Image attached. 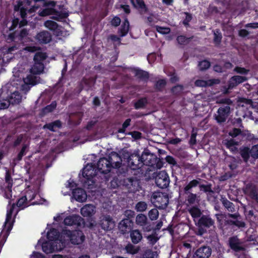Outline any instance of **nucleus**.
Here are the masks:
<instances>
[{"label":"nucleus","mask_w":258,"mask_h":258,"mask_svg":"<svg viewBox=\"0 0 258 258\" xmlns=\"http://www.w3.org/2000/svg\"><path fill=\"white\" fill-rule=\"evenodd\" d=\"M21 71L20 67L15 68L11 82L4 86H9L7 96L10 101V104L19 103L22 99V95L19 93V91L21 90L26 93L30 90L29 85L33 86L36 83V80L31 75L25 76L23 73H20Z\"/></svg>","instance_id":"1"},{"label":"nucleus","mask_w":258,"mask_h":258,"mask_svg":"<svg viewBox=\"0 0 258 258\" xmlns=\"http://www.w3.org/2000/svg\"><path fill=\"white\" fill-rule=\"evenodd\" d=\"M46 238L47 240L41 238L37 245V246H41L44 252L49 253L63 248L62 236L57 237V232L55 229L51 228L47 232Z\"/></svg>","instance_id":"2"},{"label":"nucleus","mask_w":258,"mask_h":258,"mask_svg":"<svg viewBox=\"0 0 258 258\" xmlns=\"http://www.w3.org/2000/svg\"><path fill=\"white\" fill-rule=\"evenodd\" d=\"M46 55L45 53L39 52L36 53L34 58V64L29 70V66L25 63L24 65L18 64L16 68L20 67V73H23L24 76H27V75H31L36 80V77L34 76L35 74H39L41 73L44 69V66L42 63L43 61L46 58Z\"/></svg>","instance_id":"3"},{"label":"nucleus","mask_w":258,"mask_h":258,"mask_svg":"<svg viewBox=\"0 0 258 258\" xmlns=\"http://www.w3.org/2000/svg\"><path fill=\"white\" fill-rule=\"evenodd\" d=\"M121 161V159L117 153L111 152L108 158L100 159L97 163V168L101 173H107L112 168L119 167Z\"/></svg>","instance_id":"4"},{"label":"nucleus","mask_w":258,"mask_h":258,"mask_svg":"<svg viewBox=\"0 0 258 258\" xmlns=\"http://www.w3.org/2000/svg\"><path fill=\"white\" fill-rule=\"evenodd\" d=\"M39 204V202L35 201L32 203H30L24 196H23L22 198L19 199L17 202V207L15 206L14 203H12L11 201H9V206L10 207H8L7 210L6 220L5 222L6 225L10 224L11 216L14 212L17 213L19 210L23 209L24 208L30 205Z\"/></svg>","instance_id":"5"},{"label":"nucleus","mask_w":258,"mask_h":258,"mask_svg":"<svg viewBox=\"0 0 258 258\" xmlns=\"http://www.w3.org/2000/svg\"><path fill=\"white\" fill-rule=\"evenodd\" d=\"M60 236H62V242H63V247L69 241H71L74 244H80L85 240V236L80 231H75L71 232L70 230L65 229L63 230Z\"/></svg>","instance_id":"6"},{"label":"nucleus","mask_w":258,"mask_h":258,"mask_svg":"<svg viewBox=\"0 0 258 258\" xmlns=\"http://www.w3.org/2000/svg\"><path fill=\"white\" fill-rule=\"evenodd\" d=\"M82 175L84 178V186L88 188H92L95 183L94 178L96 175V170L92 163L87 164L84 168Z\"/></svg>","instance_id":"7"},{"label":"nucleus","mask_w":258,"mask_h":258,"mask_svg":"<svg viewBox=\"0 0 258 258\" xmlns=\"http://www.w3.org/2000/svg\"><path fill=\"white\" fill-rule=\"evenodd\" d=\"M151 201L156 207L164 209L168 204V196L166 193L160 191L154 192L151 196Z\"/></svg>","instance_id":"8"},{"label":"nucleus","mask_w":258,"mask_h":258,"mask_svg":"<svg viewBox=\"0 0 258 258\" xmlns=\"http://www.w3.org/2000/svg\"><path fill=\"white\" fill-rule=\"evenodd\" d=\"M155 180L157 185L162 188L167 187L170 182L169 177L165 171L159 172Z\"/></svg>","instance_id":"9"},{"label":"nucleus","mask_w":258,"mask_h":258,"mask_svg":"<svg viewBox=\"0 0 258 258\" xmlns=\"http://www.w3.org/2000/svg\"><path fill=\"white\" fill-rule=\"evenodd\" d=\"M39 191V184L28 185L25 189V196L27 200L31 203L37 196Z\"/></svg>","instance_id":"10"},{"label":"nucleus","mask_w":258,"mask_h":258,"mask_svg":"<svg viewBox=\"0 0 258 258\" xmlns=\"http://www.w3.org/2000/svg\"><path fill=\"white\" fill-rule=\"evenodd\" d=\"M56 3L54 1H50L49 2H43V6L45 7L42 11H39V15L40 16H46L56 13L54 9Z\"/></svg>","instance_id":"11"},{"label":"nucleus","mask_w":258,"mask_h":258,"mask_svg":"<svg viewBox=\"0 0 258 258\" xmlns=\"http://www.w3.org/2000/svg\"><path fill=\"white\" fill-rule=\"evenodd\" d=\"M44 26L50 30L53 31L57 36H64L67 35V32L64 31L63 29L58 27L57 23L50 20L46 21Z\"/></svg>","instance_id":"12"},{"label":"nucleus","mask_w":258,"mask_h":258,"mask_svg":"<svg viewBox=\"0 0 258 258\" xmlns=\"http://www.w3.org/2000/svg\"><path fill=\"white\" fill-rule=\"evenodd\" d=\"M8 86H3L2 88V93L0 94V110L7 108L10 104L7 93L9 90Z\"/></svg>","instance_id":"13"},{"label":"nucleus","mask_w":258,"mask_h":258,"mask_svg":"<svg viewBox=\"0 0 258 258\" xmlns=\"http://www.w3.org/2000/svg\"><path fill=\"white\" fill-rule=\"evenodd\" d=\"M230 111V107L228 106L220 107L216 115V119L218 122H222L225 121Z\"/></svg>","instance_id":"14"},{"label":"nucleus","mask_w":258,"mask_h":258,"mask_svg":"<svg viewBox=\"0 0 258 258\" xmlns=\"http://www.w3.org/2000/svg\"><path fill=\"white\" fill-rule=\"evenodd\" d=\"M66 225L71 226L73 225H81L83 223V219L78 215H73L66 218L63 220Z\"/></svg>","instance_id":"15"},{"label":"nucleus","mask_w":258,"mask_h":258,"mask_svg":"<svg viewBox=\"0 0 258 258\" xmlns=\"http://www.w3.org/2000/svg\"><path fill=\"white\" fill-rule=\"evenodd\" d=\"M74 198L78 202H84L86 201L87 195L86 191L82 188H76L72 191Z\"/></svg>","instance_id":"16"},{"label":"nucleus","mask_w":258,"mask_h":258,"mask_svg":"<svg viewBox=\"0 0 258 258\" xmlns=\"http://www.w3.org/2000/svg\"><path fill=\"white\" fill-rule=\"evenodd\" d=\"M229 244L232 249L236 251H244L245 249L244 245L239 241V240L236 237L231 238L229 240Z\"/></svg>","instance_id":"17"},{"label":"nucleus","mask_w":258,"mask_h":258,"mask_svg":"<svg viewBox=\"0 0 258 258\" xmlns=\"http://www.w3.org/2000/svg\"><path fill=\"white\" fill-rule=\"evenodd\" d=\"M96 213V207L91 204H87L81 209V213L84 217H91Z\"/></svg>","instance_id":"18"},{"label":"nucleus","mask_w":258,"mask_h":258,"mask_svg":"<svg viewBox=\"0 0 258 258\" xmlns=\"http://www.w3.org/2000/svg\"><path fill=\"white\" fill-rule=\"evenodd\" d=\"M211 254V249L209 247L204 246L199 248L194 255L195 258H208Z\"/></svg>","instance_id":"19"},{"label":"nucleus","mask_w":258,"mask_h":258,"mask_svg":"<svg viewBox=\"0 0 258 258\" xmlns=\"http://www.w3.org/2000/svg\"><path fill=\"white\" fill-rule=\"evenodd\" d=\"M100 224L105 230L111 229L114 225V222L109 216H104L101 220Z\"/></svg>","instance_id":"20"},{"label":"nucleus","mask_w":258,"mask_h":258,"mask_svg":"<svg viewBox=\"0 0 258 258\" xmlns=\"http://www.w3.org/2000/svg\"><path fill=\"white\" fill-rule=\"evenodd\" d=\"M36 39L40 43H47L51 40V36L48 32L42 31L36 35Z\"/></svg>","instance_id":"21"},{"label":"nucleus","mask_w":258,"mask_h":258,"mask_svg":"<svg viewBox=\"0 0 258 258\" xmlns=\"http://www.w3.org/2000/svg\"><path fill=\"white\" fill-rule=\"evenodd\" d=\"M132 220L128 219H124L119 223V228L124 233L132 228Z\"/></svg>","instance_id":"22"},{"label":"nucleus","mask_w":258,"mask_h":258,"mask_svg":"<svg viewBox=\"0 0 258 258\" xmlns=\"http://www.w3.org/2000/svg\"><path fill=\"white\" fill-rule=\"evenodd\" d=\"M6 183L7 184V186L4 190V196L7 199H11L12 197V186L11 180L9 179L8 176H6Z\"/></svg>","instance_id":"23"},{"label":"nucleus","mask_w":258,"mask_h":258,"mask_svg":"<svg viewBox=\"0 0 258 258\" xmlns=\"http://www.w3.org/2000/svg\"><path fill=\"white\" fill-rule=\"evenodd\" d=\"M219 83V80L217 79L211 80L208 81H205L204 80H197L195 82V84L197 86L204 87L207 86H210L214 84H218Z\"/></svg>","instance_id":"24"},{"label":"nucleus","mask_w":258,"mask_h":258,"mask_svg":"<svg viewBox=\"0 0 258 258\" xmlns=\"http://www.w3.org/2000/svg\"><path fill=\"white\" fill-rule=\"evenodd\" d=\"M214 224L212 220L207 217L203 216L199 221L198 224L199 226H205L206 227H210Z\"/></svg>","instance_id":"25"},{"label":"nucleus","mask_w":258,"mask_h":258,"mask_svg":"<svg viewBox=\"0 0 258 258\" xmlns=\"http://www.w3.org/2000/svg\"><path fill=\"white\" fill-rule=\"evenodd\" d=\"M132 240L134 243H138L142 238V235L139 230H135L131 233Z\"/></svg>","instance_id":"26"},{"label":"nucleus","mask_w":258,"mask_h":258,"mask_svg":"<svg viewBox=\"0 0 258 258\" xmlns=\"http://www.w3.org/2000/svg\"><path fill=\"white\" fill-rule=\"evenodd\" d=\"M150 155L147 153H144L142 154L141 157H139V156L135 155V156H132L133 158H135L138 160L139 162L137 165L138 166H139V164L143 163L144 164L148 165L149 164V162L147 160L148 159V157Z\"/></svg>","instance_id":"27"},{"label":"nucleus","mask_w":258,"mask_h":258,"mask_svg":"<svg viewBox=\"0 0 258 258\" xmlns=\"http://www.w3.org/2000/svg\"><path fill=\"white\" fill-rule=\"evenodd\" d=\"M147 222V217L142 214H139L136 218V223L137 225L143 226L145 225Z\"/></svg>","instance_id":"28"},{"label":"nucleus","mask_w":258,"mask_h":258,"mask_svg":"<svg viewBox=\"0 0 258 258\" xmlns=\"http://www.w3.org/2000/svg\"><path fill=\"white\" fill-rule=\"evenodd\" d=\"M128 29L129 22L127 20H125L119 30L121 36H125L128 32Z\"/></svg>","instance_id":"29"},{"label":"nucleus","mask_w":258,"mask_h":258,"mask_svg":"<svg viewBox=\"0 0 258 258\" xmlns=\"http://www.w3.org/2000/svg\"><path fill=\"white\" fill-rule=\"evenodd\" d=\"M189 212L195 220L196 218H199L201 215V212L199 209L196 207H192L189 210Z\"/></svg>","instance_id":"30"},{"label":"nucleus","mask_w":258,"mask_h":258,"mask_svg":"<svg viewBox=\"0 0 258 258\" xmlns=\"http://www.w3.org/2000/svg\"><path fill=\"white\" fill-rule=\"evenodd\" d=\"M61 126L59 121H56L53 123L46 124L44 126V128H47L52 131H55L56 127H59Z\"/></svg>","instance_id":"31"},{"label":"nucleus","mask_w":258,"mask_h":258,"mask_svg":"<svg viewBox=\"0 0 258 258\" xmlns=\"http://www.w3.org/2000/svg\"><path fill=\"white\" fill-rule=\"evenodd\" d=\"M22 3L19 2L17 5L15 6L14 9L16 11H20L21 16L22 18H24L26 15V10L22 7Z\"/></svg>","instance_id":"32"},{"label":"nucleus","mask_w":258,"mask_h":258,"mask_svg":"<svg viewBox=\"0 0 258 258\" xmlns=\"http://www.w3.org/2000/svg\"><path fill=\"white\" fill-rule=\"evenodd\" d=\"M135 76L140 78H146L148 77V74L146 72H144L139 69H136L134 71Z\"/></svg>","instance_id":"33"},{"label":"nucleus","mask_w":258,"mask_h":258,"mask_svg":"<svg viewBox=\"0 0 258 258\" xmlns=\"http://www.w3.org/2000/svg\"><path fill=\"white\" fill-rule=\"evenodd\" d=\"M199 183L197 180L194 179L191 181L188 184H187L184 188L185 192L188 191L192 188L196 187Z\"/></svg>","instance_id":"34"},{"label":"nucleus","mask_w":258,"mask_h":258,"mask_svg":"<svg viewBox=\"0 0 258 258\" xmlns=\"http://www.w3.org/2000/svg\"><path fill=\"white\" fill-rule=\"evenodd\" d=\"M147 208V205L145 202H140L136 206V210L138 212L145 211Z\"/></svg>","instance_id":"35"},{"label":"nucleus","mask_w":258,"mask_h":258,"mask_svg":"<svg viewBox=\"0 0 258 258\" xmlns=\"http://www.w3.org/2000/svg\"><path fill=\"white\" fill-rule=\"evenodd\" d=\"M148 216L151 220H155L158 217V211L156 209H152L149 211Z\"/></svg>","instance_id":"36"},{"label":"nucleus","mask_w":258,"mask_h":258,"mask_svg":"<svg viewBox=\"0 0 258 258\" xmlns=\"http://www.w3.org/2000/svg\"><path fill=\"white\" fill-rule=\"evenodd\" d=\"M126 250L128 253L135 254L138 252L139 248L132 244H128L126 246Z\"/></svg>","instance_id":"37"},{"label":"nucleus","mask_w":258,"mask_h":258,"mask_svg":"<svg viewBox=\"0 0 258 258\" xmlns=\"http://www.w3.org/2000/svg\"><path fill=\"white\" fill-rule=\"evenodd\" d=\"M157 31L162 34H167L170 32V29L168 27H164L156 26Z\"/></svg>","instance_id":"38"},{"label":"nucleus","mask_w":258,"mask_h":258,"mask_svg":"<svg viewBox=\"0 0 258 258\" xmlns=\"http://www.w3.org/2000/svg\"><path fill=\"white\" fill-rule=\"evenodd\" d=\"M250 151L247 148H243L241 151V155L244 160L246 161L249 156Z\"/></svg>","instance_id":"39"},{"label":"nucleus","mask_w":258,"mask_h":258,"mask_svg":"<svg viewBox=\"0 0 258 258\" xmlns=\"http://www.w3.org/2000/svg\"><path fill=\"white\" fill-rule=\"evenodd\" d=\"M210 66V63L208 60H203L201 61L199 64L200 69L201 70H204L208 69Z\"/></svg>","instance_id":"40"},{"label":"nucleus","mask_w":258,"mask_h":258,"mask_svg":"<svg viewBox=\"0 0 258 258\" xmlns=\"http://www.w3.org/2000/svg\"><path fill=\"white\" fill-rule=\"evenodd\" d=\"M247 80V78L244 76H235L232 77V81H236L239 84Z\"/></svg>","instance_id":"41"},{"label":"nucleus","mask_w":258,"mask_h":258,"mask_svg":"<svg viewBox=\"0 0 258 258\" xmlns=\"http://www.w3.org/2000/svg\"><path fill=\"white\" fill-rule=\"evenodd\" d=\"M77 186L76 183L73 180L70 179L68 181L67 184H66V188H69L70 190H74L75 189V188Z\"/></svg>","instance_id":"42"},{"label":"nucleus","mask_w":258,"mask_h":258,"mask_svg":"<svg viewBox=\"0 0 258 258\" xmlns=\"http://www.w3.org/2000/svg\"><path fill=\"white\" fill-rule=\"evenodd\" d=\"M251 156L255 158H258V145L253 146L250 150Z\"/></svg>","instance_id":"43"},{"label":"nucleus","mask_w":258,"mask_h":258,"mask_svg":"<svg viewBox=\"0 0 258 258\" xmlns=\"http://www.w3.org/2000/svg\"><path fill=\"white\" fill-rule=\"evenodd\" d=\"M146 103L145 99H142L139 100L135 105L136 108L139 109L143 107Z\"/></svg>","instance_id":"44"},{"label":"nucleus","mask_w":258,"mask_h":258,"mask_svg":"<svg viewBox=\"0 0 258 258\" xmlns=\"http://www.w3.org/2000/svg\"><path fill=\"white\" fill-rule=\"evenodd\" d=\"M188 202L190 204H194L198 201L197 197L196 194H190L187 199Z\"/></svg>","instance_id":"45"},{"label":"nucleus","mask_w":258,"mask_h":258,"mask_svg":"<svg viewBox=\"0 0 258 258\" xmlns=\"http://www.w3.org/2000/svg\"><path fill=\"white\" fill-rule=\"evenodd\" d=\"M56 107V103L53 102L50 105L46 106L44 109V112L45 113L49 112L53 110V109H54Z\"/></svg>","instance_id":"46"},{"label":"nucleus","mask_w":258,"mask_h":258,"mask_svg":"<svg viewBox=\"0 0 258 258\" xmlns=\"http://www.w3.org/2000/svg\"><path fill=\"white\" fill-rule=\"evenodd\" d=\"M222 36L219 31L217 30L214 32V41L216 43L220 42Z\"/></svg>","instance_id":"47"},{"label":"nucleus","mask_w":258,"mask_h":258,"mask_svg":"<svg viewBox=\"0 0 258 258\" xmlns=\"http://www.w3.org/2000/svg\"><path fill=\"white\" fill-rule=\"evenodd\" d=\"M131 122L130 119H127L122 124V128H120L118 132L119 133H123L125 131V128L130 125Z\"/></svg>","instance_id":"48"},{"label":"nucleus","mask_w":258,"mask_h":258,"mask_svg":"<svg viewBox=\"0 0 258 258\" xmlns=\"http://www.w3.org/2000/svg\"><path fill=\"white\" fill-rule=\"evenodd\" d=\"M124 215L127 218L126 219H130L134 216L135 212L133 211L127 210L124 212Z\"/></svg>","instance_id":"49"},{"label":"nucleus","mask_w":258,"mask_h":258,"mask_svg":"<svg viewBox=\"0 0 258 258\" xmlns=\"http://www.w3.org/2000/svg\"><path fill=\"white\" fill-rule=\"evenodd\" d=\"M234 71L237 73L241 74H246L248 72V70L245 69L243 68L236 67L234 69Z\"/></svg>","instance_id":"50"},{"label":"nucleus","mask_w":258,"mask_h":258,"mask_svg":"<svg viewBox=\"0 0 258 258\" xmlns=\"http://www.w3.org/2000/svg\"><path fill=\"white\" fill-rule=\"evenodd\" d=\"M177 40L178 43L180 44H184L187 43L188 40L183 36H179L177 37Z\"/></svg>","instance_id":"51"},{"label":"nucleus","mask_w":258,"mask_h":258,"mask_svg":"<svg viewBox=\"0 0 258 258\" xmlns=\"http://www.w3.org/2000/svg\"><path fill=\"white\" fill-rule=\"evenodd\" d=\"M135 6L140 9L145 8V4L142 0H136V4H134Z\"/></svg>","instance_id":"52"},{"label":"nucleus","mask_w":258,"mask_h":258,"mask_svg":"<svg viewBox=\"0 0 258 258\" xmlns=\"http://www.w3.org/2000/svg\"><path fill=\"white\" fill-rule=\"evenodd\" d=\"M223 204L224 206L228 209L229 211H232L233 209V204L232 203L228 201H223Z\"/></svg>","instance_id":"53"},{"label":"nucleus","mask_w":258,"mask_h":258,"mask_svg":"<svg viewBox=\"0 0 258 258\" xmlns=\"http://www.w3.org/2000/svg\"><path fill=\"white\" fill-rule=\"evenodd\" d=\"M120 23V19L117 17H115L111 21V24L114 26H118Z\"/></svg>","instance_id":"54"},{"label":"nucleus","mask_w":258,"mask_h":258,"mask_svg":"<svg viewBox=\"0 0 258 258\" xmlns=\"http://www.w3.org/2000/svg\"><path fill=\"white\" fill-rule=\"evenodd\" d=\"M238 84L236 82V81H232V78L230 79L228 83V88L227 89H231L236 86Z\"/></svg>","instance_id":"55"},{"label":"nucleus","mask_w":258,"mask_h":258,"mask_svg":"<svg viewBox=\"0 0 258 258\" xmlns=\"http://www.w3.org/2000/svg\"><path fill=\"white\" fill-rule=\"evenodd\" d=\"M240 133V131L239 129L237 128H234L232 132H230L229 133V135L231 136L234 137L237 136L238 135H239Z\"/></svg>","instance_id":"56"},{"label":"nucleus","mask_w":258,"mask_h":258,"mask_svg":"<svg viewBox=\"0 0 258 258\" xmlns=\"http://www.w3.org/2000/svg\"><path fill=\"white\" fill-rule=\"evenodd\" d=\"M132 135V137L135 139H140L141 137V134L138 132H134L130 133Z\"/></svg>","instance_id":"57"},{"label":"nucleus","mask_w":258,"mask_h":258,"mask_svg":"<svg viewBox=\"0 0 258 258\" xmlns=\"http://www.w3.org/2000/svg\"><path fill=\"white\" fill-rule=\"evenodd\" d=\"M30 258H44L42 254L39 252H34L31 255Z\"/></svg>","instance_id":"58"},{"label":"nucleus","mask_w":258,"mask_h":258,"mask_svg":"<svg viewBox=\"0 0 258 258\" xmlns=\"http://www.w3.org/2000/svg\"><path fill=\"white\" fill-rule=\"evenodd\" d=\"M182 89V87L180 85L175 86L172 89V92L174 93H178L180 92Z\"/></svg>","instance_id":"59"},{"label":"nucleus","mask_w":258,"mask_h":258,"mask_svg":"<svg viewBox=\"0 0 258 258\" xmlns=\"http://www.w3.org/2000/svg\"><path fill=\"white\" fill-rule=\"evenodd\" d=\"M166 161L169 164L174 165L176 164V162L174 159L171 156H167L166 158Z\"/></svg>","instance_id":"60"},{"label":"nucleus","mask_w":258,"mask_h":258,"mask_svg":"<svg viewBox=\"0 0 258 258\" xmlns=\"http://www.w3.org/2000/svg\"><path fill=\"white\" fill-rule=\"evenodd\" d=\"M63 217V213L59 214L56 216L54 217V220L55 221L59 222L62 220Z\"/></svg>","instance_id":"61"},{"label":"nucleus","mask_w":258,"mask_h":258,"mask_svg":"<svg viewBox=\"0 0 258 258\" xmlns=\"http://www.w3.org/2000/svg\"><path fill=\"white\" fill-rule=\"evenodd\" d=\"M26 149V146H24L23 147L21 152L18 154V160H21L23 156L24 155L25 151Z\"/></svg>","instance_id":"62"},{"label":"nucleus","mask_w":258,"mask_h":258,"mask_svg":"<svg viewBox=\"0 0 258 258\" xmlns=\"http://www.w3.org/2000/svg\"><path fill=\"white\" fill-rule=\"evenodd\" d=\"M166 84V81L164 80H161L159 81L157 83V86L158 88H161L162 86H164Z\"/></svg>","instance_id":"63"},{"label":"nucleus","mask_w":258,"mask_h":258,"mask_svg":"<svg viewBox=\"0 0 258 258\" xmlns=\"http://www.w3.org/2000/svg\"><path fill=\"white\" fill-rule=\"evenodd\" d=\"M248 32L245 29H242L239 31V34L240 36L244 37L248 35Z\"/></svg>","instance_id":"64"}]
</instances>
